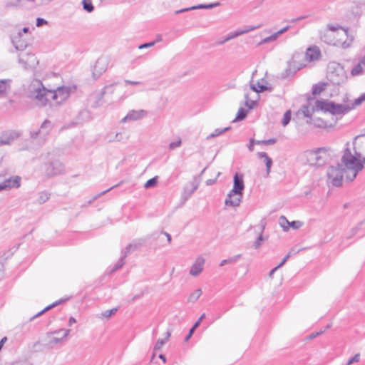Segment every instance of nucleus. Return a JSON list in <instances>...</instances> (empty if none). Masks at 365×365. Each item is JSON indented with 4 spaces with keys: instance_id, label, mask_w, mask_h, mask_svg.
Segmentation results:
<instances>
[{
    "instance_id": "nucleus-11",
    "label": "nucleus",
    "mask_w": 365,
    "mask_h": 365,
    "mask_svg": "<svg viewBox=\"0 0 365 365\" xmlns=\"http://www.w3.org/2000/svg\"><path fill=\"white\" fill-rule=\"evenodd\" d=\"M63 170L64 166L58 160L53 161L46 167V173L49 177L61 174Z\"/></svg>"
},
{
    "instance_id": "nucleus-44",
    "label": "nucleus",
    "mask_w": 365,
    "mask_h": 365,
    "mask_svg": "<svg viewBox=\"0 0 365 365\" xmlns=\"http://www.w3.org/2000/svg\"><path fill=\"white\" fill-rule=\"evenodd\" d=\"M197 185H194L192 190L190 191H187L186 190H184L182 197L184 198L185 200H187L191 195L197 189Z\"/></svg>"
},
{
    "instance_id": "nucleus-55",
    "label": "nucleus",
    "mask_w": 365,
    "mask_h": 365,
    "mask_svg": "<svg viewBox=\"0 0 365 365\" xmlns=\"http://www.w3.org/2000/svg\"><path fill=\"white\" fill-rule=\"evenodd\" d=\"M324 331H317V332H312L309 335L307 336V339H313L314 338H316L317 336H319L320 334H322Z\"/></svg>"
},
{
    "instance_id": "nucleus-29",
    "label": "nucleus",
    "mask_w": 365,
    "mask_h": 365,
    "mask_svg": "<svg viewBox=\"0 0 365 365\" xmlns=\"http://www.w3.org/2000/svg\"><path fill=\"white\" fill-rule=\"evenodd\" d=\"M63 300H60V301H58V302H56L54 303H53L51 305H48L46 307H45L43 310H41V312H39L38 313H37L36 315L33 316L32 317L30 318V321H33L34 319H36V317H40L41 315H42L44 312L50 310L51 309L55 307L56 306H57L58 304H59Z\"/></svg>"
},
{
    "instance_id": "nucleus-17",
    "label": "nucleus",
    "mask_w": 365,
    "mask_h": 365,
    "mask_svg": "<svg viewBox=\"0 0 365 365\" xmlns=\"http://www.w3.org/2000/svg\"><path fill=\"white\" fill-rule=\"evenodd\" d=\"M351 110L350 106L346 104H338L334 102L332 103L331 114L344 115Z\"/></svg>"
},
{
    "instance_id": "nucleus-64",
    "label": "nucleus",
    "mask_w": 365,
    "mask_h": 365,
    "mask_svg": "<svg viewBox=\"0 0 365 365\" xmlns=\"http://www.w3.org/2000/svg\"><path fill=\"white\" fill-rule=\"evenodd\" d=\"M194 331H195V330L191 328L190 329L188 334L185 338V341H187L191 338V336H192Z\"/></svg>"
},
{
    "instance_id": "nucleus-43",
    "label": "nucleus",
    "mask_w": 365,
    "mask_h": 365,
    "mask_svg": "<svg viewBox=\"0 0 365 365\" xmlns=\"http://www.w3.org/2000/svg\"><path fill=\"white\" fill-rule=\"evenodd\" d=\"M49 199V194L46 192H42L39 193L38 198L37 200L39 204H43L46 202Z\"/></svg>"
},
{
    "instance_id": "nucleus-33",
    "label": "nucleus",
    "mask_w": 365,
    "mask_h": 365,
    "mask_svg": "<svg viewBox=\"0 0 365 365\" xmlns=\"http://www.w3.org/2000/svg\"><path fill=\"white\" fill-rule=\"evenodd\" d=\"M202 294V291L200 289H197L195 290L192 293H191L188 297V301L190 302H196L199 297Z\"/></svg>"
},
{
    "instance_id": "nucleus-53",
    "label": "nucleus",
    "mask_w": 365,
    "mask_h": 365,
    "mask_svg": "<svg viewBox=\"0 0 365 365\" xmlns=\"http://www.w3.org/2000/svg\"><path fill=\"white\" fill-rule=\"evenodd\" d=\"M47 21L42 18H37L36 19V26L41 27L46 24H47Z\"/></svg>"
},
{
    "instance_id": "nucleus-58",
    "label": "nucleus",
    "mask_w": 365,
    "mask_h": 365,
    "mask_svg": "<svg viewBox=\"0 0 365 365\" xmlns=\"http://www.w3.org/2000/svg\"><path fill=\"white\" fill-rule=\"evenodd\" d=\"M328 27V29L331 31H337L339 29H342L341 26H340L338 24H336V25H331V24H329L327 26Z\"/></svg>"
},
{
    "instance_id": "nucleus-24",
    "label": "nucleus",
    "mask_w": 365,
    "mask_h": 365,
    "mask_svg": "<svg viewBox=\"0 0 365 365\" xmlns=\"http://www.w3.org/2000/svg\"><path fill=\"white\" fill-rule=\"evenodd\" d=\"M257 155L259 158H261V159L263 158L264 160L267 173V174H269L270 172L271 167L272 165V158H269L268 156V155L264 152H259V153H258Z\"/></svg>"
},
{
    "instance_id": "nucleus-23",
    "label": "nucleus",
    "mask_w": 365,
    "mask_h": 365,
    "mask_svg": "<svg viewBox=\"0 0 365 365\" xmlns=\"http://www.w3.org/2000/svg\"><path fill=\"white\" fill-rule=\"evenodd\" d=\"M20 178L19 177H16L14 179H9L5 180L3 184H0V190L4 189L6 187H18L20 186Z\"/></svg>"
},
{
    "instance_id": "nucleus-36",
    "label": "nucleus",
    "mask_w": 365,
    "mask_h": 365,
    "mask_svg": "<svg viewBox=\"0 0 365 365\" xmlns=\"http://www.w3.org/2000/svg\"><path fill=\"white\" fill-rule=\"evenodd\" d=\"M308 123H313L314 126L317 128H326L327 127V123L318 118L317 119H314L312 121H307Z\"/></svg>"
},
{
    "instance_id": "nucleus-50",
    "label": "nucleus",
    "mask_w": 365,
    "mask_h": 365,
    "mask_svg": "<svg viewBox=\"0 0 365 365\" xmlns=\"http://www.w3.org/2000/svg\"><path fill=\"white\" fill-rule=\"evenodd\" d=\"M360 359V354H356L353 357H351L349 360H348L346 365H351V364L354 362L359 361Z\"/></svg>"
},
{
    "instance_id": "nucleus-30",
    "label": "nucleus",
    "mask_w": 365,
    "mask_h": 365,
    "mask_svg": "<svg viewBox=\"0 0 365 365\" xmlns=\"http://www.w3.org/2000/svg\"><path fill=\"white\" fill-rule=\"evenodd\" d=\"M242 255L240 254L235 255L233 257H229L228 259H225L221 261L220 266L222 267L227 264H235L236 263L239 259H240Z\"/></svg>"
},
{
    "instance_id": "nucleus-59",
    "label": "nucleus",
    "mask_w": 365,
    "mask_h": 365,
    "mask_svg": "<svg viewBox=\"0 0 365 365\" xmlns=\"http://www.w3.org/2000/svg\"><path fill=\"white\" fill-rule=\"evenodd\" d=\"M122 140V135L120 133H117L113 138H110L109 142L120 141Z\"/></svg>"
},
{
    "instance_id": "nucleus-51",
    "label": "nucleus",
    "mask_w": 365,
    "mask_h": 365,
    "mask_svg": "<svg viewBox=\"0 0 365 365\" xmlns=\"http://www.w3.org/2000/svg\"><path fill=\"white\" fill-rule=\"evenodd\" d=\"M11 365H31V364L29 361H27L26 359H23V360L16 361L13 362Z\"/></svg>"
},
{
    "instance_id": "nucleus-62",
    "label": "nucleus",
    "mask_w": 365,
    "mask_h": 365,
    "mask_svg": "<svg viewBox=\"0 0 365 365\" xmlns=\"http://www.w3.org/2000/svg\"><path fill=\"white\" fill-rule=\"evenodd\" d=\"M290 257V255L289 254H287L284 258L282 260V262L277 266L278 268L281 267L287 261V259L289 258Z\"/></svg>"
},
{
    "instance_id": "nucleus-7",
    "label": "nucleus",
    "mask_w": 365,
    "mask_h": 365,
    "mask_svg": "<svg viewBox=\"0 0 365 365\" xmlns=\"http://www.w3.org/2000/svg\"><path fill=\"white\" fill-rule=\"evenodd\" d=\"M109 64V58L106 56H103L99 58L93 67V77L94 79L98 78L103 73H104L108 66Z\"/></svg>"
},
{
    "instance_id": "nucleus-27",
    "label": "nucleus",
    "mask_w": 365,
    "mask_h": 365,
    "mask_svg": "<svg viewBox=\"0 0 365 365\" xmlns=\"http://www.w3.org/2000/svg\"><path fill=\"white\" fill-rule=\"evenodd\" d=\"M327 85V84L326 83L323 82L314 84L312 87L313 95H318L321 93L323 91L326 89Z\"/></svg>"
},
{
    "instance_id": "nucleus-1",
    "label": "nucleus",
    "mask_w": 365,
    "mask_h": 365,
    "mask_svg": "<svg viewBox=\"0 0 365 365\" xmlns=\"http://www.w3.org/2000/svg\"><path fill=\"white\" fill-rule=\"evenodd\" d=\"M346 146L341 163H338L336 166H329L327 170L328 179L336 187L342 185L344 175L347 180L351 182L364 168L365 158L362 157L361 153L354 148V154H352L349 147V142L346 143Z\"/></svg>"
},
{
    "instance_id": "nucleus-39",
    "label": "nucleus",
    "mask_w": 365,
    "mask_h": 365,
    "mask_svg": "<svg viewBox=\"0 0 365 365\" xmlns=\"http://www.w3.org/2000/svg\"><path fill=\"white\" fill-rule=\"evenodd\" d=\"M118 185H119V184L113 185V186L110 187V188H108V189H107V190H104V191L97 194L91 200H88V204L91 205L94 200H96V199H98V197H100L103 195L106 194V192H109L110 190H113V188L118 187Z\"/></svg>"
},
{
    "instance_id": "nucleus-60",
    "label": "nucleus",
    "mask_w": 365,
    "mask_h": 365,
    "mask_svg": "<svg viewBox=\"0 0 365 365\" xmlns=\"http://www.w3.org/2000/svg\"><path fill=\"white\" fill-rule=\"evenodd\" d=\"M275 143H277V139L276 138H270V139H268V140H262V144L263 145H273Z\"/></svg>"
},
{
    "instance_id": "nucleus-32",
    "label": "nucleus",
    "mask_w": 365,
    "mask_h": 365,
    "mask_svg": "<svg viewBox=\"0 0 365 365\" xmlns=\"http://www.w3.org/2000/svg\"><path fill=\"white\" fill-rule=\"evenodd\" d=\"M247 113H248L247 110L245 109L242 107L240 108L234 121L244 120L247 117Z\"/></svg>"
},
{
    "instance_id": "nucleus-19",
    "label": "nucleus",
    "mask_w": 365,
    "mask_h": 365,
    "mask_svg": "<svg viewBox=\"0 0 365 365\" xmlns=\"http://www.w3.org/2000/svg\"><path fill=\"white\" fill-rule=\"evenodd\" d=\"M220 4V2L211 3V4H198V5H196V6H190V7L184 8V9H180V10H177V11H175V14H181V13H184V12H186V11H192V10H195V9H212L214 7L217 6Z\"/></svg>"
},
{
    "instance_id": "nucleus-9",
    "label": "nucleus",
    "mask_w": 365,
    "mask_h": 365,
    "mask_svg": "<svg viewBox=\"0 0 365 365\" xmlns=\"http://www.w3.org/2000/svg\"><path fill=\"white\" fill-rule=\"evenodd\" d=\"M12 43L17 50L24 51L29 44L26 36L21 32L17 33L12 37Z\"/></svg>"
},
{
    "instance_id": "nucleus-3",
    "label": "nucleus",
    "mask_w": 365,
    "mask_h": 365,
    "mask_svg": "<svg viewBox=\"0 0 365 365\" xmlns=\"http://www.w3.org/2000/svg\"><path fill=\"white\" fill-rule=\"evenodd\" d=\"M331 148L322 147L308 152V160L311 165L320 167L330 160Z\"/></svg>"
},
{
    "instance_id": "nucleus-20",
    "label": "nucleus",
    "mask_w": 365,
    "mask_h": 365,
    "mask_svg": "<svg viewBox=\"0 0 365 365\" xmlns=\"http://www.w3.org/2000/svg\"><path fill=\"white\" fill-rule=\"evenodd\" d=\"M11 79H0V98H6L11 89Z\"/></svg>"
},
{
    "instance_id": "nucleus-47",
    "label": "nucleus",
    "mask_w": 365,
    "mask_h": 365,
    "mask_svg": "<svg viewBox=\"0 0 365 365\" xmlns=\"http://www.w3.org/2000/svg\"><path fill=\"white\" fill-rule=\"evenodd\" d=\"M261 228H262L261 233H262V232H263V230H264V225H262ZM263 240H264V239H263L262 234H260V235H259V237L257 238V240H256V241H255V248H258V247L261 245L262 242Z\"/></svg>"
},
{
    "instance_id": "nucleus-34",
    "label": "nucleus",
    "mask_w": 365,
    "mask_h": 365,
    "mask_svg": "<svg viewBox=\"0 0 365 365\" xmlns=\"http://www.w3.org/2000/svg\"><path fill=\"white\" fill-rule=\"evenodd\" d=\"M82 4L83 9L88 13H91L94 10V6L91 0H83Z\"/></svg>"
},
{
    "instance_id": "nucleus-49",
    "label": "nucleus",
    "mask_w": 365,
    "mask_h": 365,
    "mask_svg": "<svg viewBox=\"0 0 365 365\" xmlns=\"http://www.w3.org/2000/svg\"><path fill=\"white\" fill-rule=\"evenodd\" d=\"M302 225V222L300 221H292L291 222H289L288 226L289 227H292L294 230L299 229Z\"/></svg>"
},
{
    "instance_id": "nucleus-61",
    "label": "nucleus",
    "mask_w": 365,
    "mask_h": 365,
    "mask_svg": "<svg viewBox=\"0 0 365 365\" xmlns=\"http://www.w3.org/2000/svg\"><path fill=\"white\" fill-rule=\"evenodd\" d=\"M255 145V140L253 138L250 139V143L247 145L248 150L250 152H252L254 150V145Z\"/></svg>"
},
{
    "instance_id": "nucleus-8",
    "label": "nucleus",
    "mask_w": 365,
    "mask_h": 365,
    "mask_svg": "<svg viewBox=\"0 0 365 365\" xmlns=\"http://www.w3.org/2000/svg\"><path fill=\"white\" fill-rule=\"evenodd\" d=\"M68 334V330L66 329H61L49 334L48 335V338L49 339L48 345L53 346L55 344L61 343Z\"/></svg>"
},
{
    "instance_id": "nucleus-40",
    "label": "nucleus",
    "mask_w": 365,
    "mask_h": 365,
    "mask_svg": "<svg viewBox=\"0 0 365 365\" xmlns=\"http://www.w3.org/2000/svg\"><path fill=\"white\" fill-rule=\"evenodd\" d=\"M245 106L248 108V109H252L256 105L257 101L253 100H250L248 93L245 94Z\"/></svg>"
},
{
    "instance_id": "nucleus-15",
    "label": "nucleus",
    "mask_w": 365,
    "mask_h": 365,
    "mask_svg": "<svg viewBox=\"0 0 365 365\" xmlns=\"http://www.w3.org/2000/svg\"><path fill=\"white\" fill-rule=\"evenodd\" d=\"M19 133L15 131H6L0 135V146L10 145L19 137Z\"/></svg>"
},
{
    "instance_id": "nucleus-35",
    "label": "nucleus",
    "mask_w": 365,
    "mask_h": 365,
    "mask_svg": "<svg viewBox=\"0 0 365 365\" xmlns=\"http://www.w3.org/2000/svg\"><path fill=\"white\" fill-rule=\"evenodd\" d=\"M362 63H361V61L355 65L351 71V73L352 76H358L363 73V68H362Z\"/></svg>"
},
{
    "instance_id": "nucleus-5",
    "label": "nucleus",
    "mask_w": 365,
    "mask_h": 365,
    "mask_svg": "<svg viewBox=\"0 0 365 365\" xmlns=\"http://www.w3.org/2000/svg\"><path fill=\"white\" fill-rule=\"evenodd\" d=\"M145 241L146 240L145 239H139L136 241H134L132 243L128 244L125 247V250L123 251H122L121 256H120V259L117 261L115 266L111 269V272H114L117 271L118 269H119L120 268H121L125 263L124 259L127 257V255L130 252L142 247L145 243Z\"/></svg>"
},
{
    "instance_id": "nucleus-38",
    "label": "nucleus",
    "mask_w": 365,
    "mask_h": 365,
    "mask_svg": "<svg viewBox=\"0 0 365 365\" xmlns=\"http://www.w3.org/2000/svg\"><path fill=\"white\" fill-rule=\"evenodd\" d=\"M292 113L290 110H287L284 115L282 120V124L283 126H286L289 124L291 120Z\"/></svg>"
},
{
    "instance_id": "nucleus-13",
    "label": "nucleus",
    "mask_w": 365,
    "mask_h": 365,
    "mask_svg": "<svg viewBox=\"0 0 365 365\" xmlns=\"http://www.w3.org/2000/svg\"><path fill=\"white\" fill-rule=\"evenodd\" d=\"M259 26H246V28L245 29H238L234 32H231L230 33L225 39H223L222 41H220L219 42H217L216 44L217 45H222L223 43H225V42L232 39V38H235L240 35H242V34H247L248 33L249 31H254L255 29H257Z\"/></svg>"
},
{
    "instance_id": "nucleus-54",
    "label": "nucleus",
    "mask_w": 365,
    "mask_h": 365,
    "mask_svg": "<svg viewBox=\"0 0 365 365\" xmlns=\"http://www.w3.org/2000/svg\"><path fill=\"white\" fill-rule=\"evenodd\" d=\"M257 93H262V92H264V91H266L268 90V88L266 86L262 85L259 82L257 84Z\"/></svg>"
},
{
    "instance_id": "nucleus-4",
    "label": "nucleus",
    "mask_w": 365,
    "mask_h": 365,
    "mask_svg": "<svg viewBox=\"0 0 365 365\" xmlns=\"http://www.w3.org/2000/svg\"><path fill=\"white\" fill-rule=\"evenodd\" d=\"M115 84H110L108 86H106L103 88L100 91H95L91 93L88 98V104L92 108H98L101 107L105 103L104 96L106 93V91L111 88L110 93H113V86Z\"/></svg>"
},
{
    "instance_id": "nucleus-21",
    "label": "nucleus",
    "mask_w": 365,
    "mask_h": 365,
    "mask_svg": "<svg viewBox=\"0 0 365 365\" xmlns=\"http://www.w3.org/2000/svg\"><path fill=\"white\" fill-rule=\"evenodd\" d=\"M333 101H328L325 100H317L315 101V108L317 110H322L325 113H331Z\"/></svg>"
},
{
    "instance_id": "nucleus-28",
    "label": "nucleus",
    "mask_w": 365,
    "mask_h": 365,
    "mask_svg": "<svg viewBox=\"0 0 365 365\" xmlns=\"http://www.w3.org/2000/svg\"><path fill=\"white\" fill-rule=\"evenodd\" d=\"M170 331H168L166 332V336L164 339H158L154 346L155 350H160L168 340L169 337L170 336Z\"/></svg>"
},
{
    "instance_id": "nucleus-37",
    "label": "nucleus",
    "mask_w": 365,
    "mask_h": 365,
    "mask_svg": "<svg viewBox=\"0 0 365 365\" xmlns=\"http://www.w3.org/2000/svg\"><path fill=\"white\" fill-rule=\"evenodd\" d=\"M365 101V93L361 94L359 97L356 98L354 101V103L350 106L351 108V110L355 108L356 106L361 105L363 102Z\"/></svg>"
},
{
    "instance_id": "nucleus-22",
    "label": "nucleus",
    "mask_w": 365,
    "mask_h": 365,
    "mask_svg": "<svg viewBox=\"0 0 365 365\" xmlns=\"http://www.w3.org/2000/svg\"><path fill=\"white\" fill-rule=\"evenodd\" d=\"M320 55V51L317 46L310 47L306 51V58L309 61L319 59Z\"/></svg>"
},
{
    "instance_id": "nucleus-63",
    "label": "nucleus",
    "mask_w": 365,
    "mask_h": 365,
    "mask_svg": "<svg viewBox=\"0 0 365 365\" xmlns=\"http://www.w3.org/2000/svg\"><path fill=\"white\" fill-rule=\"evenodd\" d=\"M290 257V255L289 254H287L284 258L282 260V262L277 266L278 268L281 267L287 261V259L289 258Z\"/></svg>"
},
{
    "instance_id": "nucleus-56",
    "label": "nucleus",
    "mask_w": 365,
    "mask_h": 365,
    "mask_svg": "<svg viewBox=\"0 0 365 365\" xmlns=\"http://www.w3.org/2000/svg\"><path fill=\"white\" fill-rule=\"evenodd\" d=\"M125 85H132V86H138L142 84L140 81H130V80H125L124 81Z\"/></svg>"
},
{
    "instance_id": "nucleus-42",
    "label": "nucleus",
    "mask_w": 365,
    "mask_h": 365,
    "mask_svg": "<svg viewBox=\"0 0 365 365\" xmlns=\"http://www.w3.org/2000/svg\"><path fill=\"white\" fill-rule=\"evenodd\" d=\"M230 127L228 126V127H226L225 128H217L215 130V131L211 133L210 135V138H213V137H216V136H219L221 134L224 133L225 132H226L227 130H230Z\"/></svg>"
},
{
    "instance_id": "nucleus-6",
    "label": "nucleus",
    "mask_w": 365,
    "mask_h": 365,
    "mask_svg": "<svg viewBox=\"0 0 365 365\" xmlns=\"http://www.w3.org/2000/svg\"><path fill=\"white\" fill-rule=\"evenodd\" d=\"M53 125L49 120H45L37 130L31 131L30 135L32 139L41 138L43 140L50 133Z\"/></svg>"
},
{
    "instance_id": "nucleus-48",
    "label": "nucleus",
    "mask_w": 365,
    "mask_h": 365,
    "mask_svg": "<svg viewBox=\"0 0 365 365\" xmlns=\"http://www.w3.org/2000/svg\"><path fill=\"white\" fill-rule=\"evenodd\" d=\"M182 144V140L180 138H178L176 141L172 142L169 144L168 148L170 150H173L180 147Z\"/></svg>"
},
{
    "instance_id": "nucleus-18",
    "label": "nucleus",
    "mask_w": 365,
    "mask_h": 365,
    "mask_svg": "<svg viewBox=\"0 0 365 365\" xmlns=\"http://www.w3.org/2000/svg\"><path fill=\"white\" fill-rule=\"evenodd\" d=\"M205 259L202 257H198L190 269V274L192 276H197L203 269Z\"/></svg>"
},
{
    "instance_id": "nucleus-25",
    "label": "nucleus",
    "mask_w": 365,
    "mask_h": 365,
    "mask_svg": "<svg viewBox=\"0 0 365 365\" xmlns=\"http://www.w3.org/2000/svg\"><path fill=\"white\" fill-rule=\"evenodd\" d=\"M91 118V113L88 110H83L79 112L76 123H81Z\"/></svg>"
},
{
    "instance_id": "nucleus-41",
    "label": "nucleus",
    "mask_w": 365,
    "mask_h": 365,
    "mask_svg": "<svg viewBox=\"0 0 365 365\" xmlns=\"http://www.w3.org/2000/svg\"><path fill=\"white\" fill-rule=\"evenodd\" d=\"M279 222L280 226L282 227V229L284 231L289 230V226H288L289 221L287 220L286 217L281 216L279 219Z\"/></svg>"
},
{
    "instance_id": "nucleus-26",
    "label": "nucleus",
    "mask_w": 365,
    "mask_h": 365,
    "mask_svg": "<svg viewBox=\"0 0 365 365\" xmlns=\"http://www.w3.org/2000/svg\"><path fill=\"white\" fill-rule=\"evenodd\" d=\"M315 109V106L311 107L309 103H307L302 106L301 110L305 117L310 118L312 115L313 113L314 112Z\"/></svg>"
},
{
    "instance_id": "nucleus-14",
    "label": "nucleus",
    "mask_w": 365,
    "mask_h": 365,
    "mask_svg": "<svg viewBox=\"0 0 365 365\" xmlns=\"http://www.w3.org/2000/svg\"><path fill=\"white\" fill-rule=\"evenodd\" d=\"M19 61L25 68L34 67L36 63V58L31 53H22L19 56Z\"/></svg>"
},
{
    "instance_id": "nucleus-12",
    "label": "nucleus",
    "mask_w": 365,
    "mask_h": 365,
    "mask_svg": "<svg viewBox=\"0 0 365 365\" xmlns=\"http://www.w3.org/2000/svg\"><path fill=\"white\" fill-rule=\"evenodd\" d=\"M148 112L145 110H130L128 112L127 115L121 120L122 123H126L130 120H137L143 118L147 115Z\"/></svg>"
},
{
    "instance_id": "nucleus-57",
    "label": "nucleus",
    "mask_w": 365,
    "mask_h": 365,
    "mask_svg": "<svg viewBox=\"0 0 365 365\" xmlns=\"http://www.w3.org/2000/svg\"><path fill=\"white\" fill-rule=\"evenodd\" d=\"M19 2H16V0L14 1H9L7 2L5 5L6 8H11V7H15L19 4Z\"/></svg>"
},
{
    "instance_id": "nucleus-45",
    "label": "nucleus",
    "mask_w": 365,
    "mask_h": 365,
    "mask_svg": "<svg viewBox=\"0 0 365 365\" xmlns=\"http://www.w3.org/2000/svg\"><path fill=\"white\" fill-rule=\"evenodd\" d=\"M158 182L157 177H154L153 178L149 179L145 184L144 187L145 188L153 187L156 185Z\"/></svg>"
},
{
    "instance_id": "nucleus-16",
    "label": "nucleus",
    "mask_w": 365,
    "mask_h": 365,
    "mask_svg": "<svg viewBox=\"0 0 365 365\" xmlns=\"http://www.w3.org/2000/svg\"><path fill=\"white\" fill-rule=\"evenodd\" d=\"M242 197L243 195L232 193V191H230L225 200V204L227 206L238 207L242 202Z\"/></svg>"
},
{
    "instance_id": "nucleus-10",
    "label": "nucleus",
    "mask_w": 365,
    "mask_h": 365,
    "mask_svg": "<svg viewBox=\"0 0 365 365\" xmlns=\"http://www.w3.org/2000/svg\"><path fill=\"white\" fill-rule=\"evenodd\" d=\"M245 183L243 180V175L236 173L233 178V187L230 191H232V193L243 195Z\"/></svg>"
},
{
    "instance_id": "nucleus-52",
    "label": "nucleus",
    "mask_w": 365,
    "mask_h": 365,
    "mask_svg": "<svg viewBox=\"0 0 365 365\" xmlns=\"http://www.w3.org/2000/svg\"><path fill=\"white\" fill-rule=\"evenodd\" d=\"M155 43V41H151V42H148V43H145L139 45L138 46V48L139 49H143V48H150V47L154 46Z\"/></svg>"
},
{
    "instance_id": "nucleus-2",
    "label": "nucleus",
    "mask_w": 365,
    "mask_h": 365,
    "mask_svg": "<svg viewBox=\"0 0 365 365\" xmlns=\"http://www.w3.org/2000/svg\"><path fill=\"white\" fill-rule=\"evenodd\" d=\"M29 98L33 99L38 106L51 105L54 101L60 104L68 97V88L57 87L56 88L48 89L44 87L42 83L35 80L29 86Z\"/></svg>"
},
{
    "instance_id": "nucleus-31",
    "label": "nucleus",
    "mask_w": 365,
    "mask_h": 365,
    "mask_svg": "<svg viewBox=\"0 0 365 365\" xmlns=\"http://www.w3.org/2000/svg\"><path fill=\"white\" fill-rule=\"evenodd\" d=\"M70 98H71L72 95L76 94V97L81 96H82V91L78 88V86L76 84H71L70 83Z\"/></svg>"
},
{
    "instance_id": "nucleus-46",
    "label": "nucleus",
    "mask_w": 365,
    "mask_h": 365,
    "mask_svg": "<svg viewBox=\"0 0 365 365\" xmlns=\"http://www.w3.org/2000/svg\"><path fill=\"white\" fill-rule=\"evenodd\" d=\"M118 311V308L115 307L109 310H106L103 312H102V316L105 318H109L112 315L115 314L116 312Z\"/></svg>"
}]
</instances>
